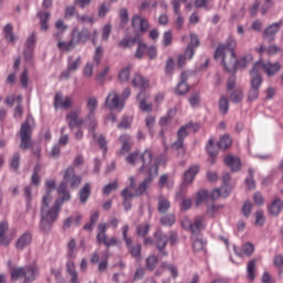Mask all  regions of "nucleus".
I'll return each mask as SVG.
<instances>
[{"instance_id": "obj_1", "label": "nucleus", "mask_w": 283, "mask_h": 283, "mask_svg": "<svg viewBox=\"0 0 283 283\" xmlns=\"http://www.w3.org/2000/svg\"><path fill=\"white\" fill-rule=\"evenodd\" d=\"M153 159L154 153H151V149H146L143 154L134 151L126 156V163H128V165L140 164L139 171L148 175V177L137 187L135 191L136 196H143V193L147 191L149 185H151V180L158 176V164L154 163Z\"/></svg>"}, {"instance_id": "obj_2", "label": "nucleus", "mask_w": 283, "mask_h": 283, "mask_svg": "<svg viewBox=\"0 0 283 283\" xmlns=\"http://www.w3.org/2000/svg\"><path fill=\"white\" fill-rule=\"evenodd\" d=\"M238 43L235 39L229 38L226 44H219L216 52L214 59L216 61H220L227 72H238V67H245L249 63L247 61V56L242 57L238 61V56L235 55V48Z\"/></svg>"}, {"instance_id": "obj_3", "label": "nucleus", "mask_w": 283, "mask_h": 283, "mask_svg": "<svg viewBox=\"0 0 283 283\" xmlns=\"http://www.w3.org/2000/svg\"><path fill=\"white\" fill-rule=\"evenodd\" d=\"M57 193L62 197L55 200L53 208L41 209L40 227L44 233H50V231L52 230V223L56 222L59 218V211H61V207H63V203L70 202V200H72V195L70 193V191H67V185L65 184V181H62L57 187Z\"/></svg>"}, {"instance_id": "obj_4", "label": "nucleus", "mask_w": 283, "mask_h": 283, "mask_svg": "<svg viewBox=\"0 0 283 283\" xmlns=\"http://www.w3.org/2000/svg\"><path fill=\"white\" fill-rule=\"evenodd\" d=\"M132 83L134 87H137V90H140V92L137 94L139 108L142 109V112H146L147 114H149V112L154 109V105L151 103H147V99L149 98V94L145 92V90L149 87V80L145 78V76L140 74H136Z\"/></svg>"}, {"instance_id": "obj_5", "label": "nucleus", "mask_w": 283, "mask_h": 283, "mask_svg": "<svg viewBox=\"0 0 283 283\" xmlns=\"http://www.w3.org/2000/svg\"><path fill=\"white\" fill-rule=\"evenodd\" d=\"M34 126V117L28 116L20 129V149H30L32 147V127Z\"/></svg>"}, {"instance_id": "obj_6", "label": "nucleus", "mask_w": 283, "mask_h": 283, "mask_svg": "<svg viewBox=\"0 0 283 283\" xmlns=\"http://www.w3.org/2000/svg\"><path fill=\"white\" fill-rule=\"evenodd\" d=\"M86 107L88 109V114L86 116V120H88L87 129L90 134L93 135V138H96L95 129L98 126V123H96V118L94 117V112H96V107H98V99L96 97H90Z\"/></svg>"}, {"instance_id": "obj_7", "label": "nucleus", "mask_w": 283, "mask_h": 283, "mask_svg": "<svg viewBox=\"0 0 283 283\" xmlns=\"http://www.w3.org/2000/svg\"><path fill=\"white\" fill-rule=\"evenodd\" d=\"M77 255H78V250L67 249V258L70 260L66 262V271L71 276V283H81V281L78 280V272H76V265L72 261L76 259Z\"/></svg>"}, {"instance_id": "obj_8", "label": "nucleus", "mask_w": 283, "mask_h": 283, "mask_svg": "<svg viewBox=\"0 0 283 283\" xmlns=\"http://www.w3.org/2000/svg\"><path fill=\"white\" fill-rule=\"evenodd\" d=\"M254 70H263L268 76H275V73L280 72L282 70V65L280 62H265L263 60H259L254 64Z\"/></svg>"}, {"instance_id": "obj_9", "label": "nucleus", "mask_w": 283, "mask_h": 283, "mask_svg": "<svg viewBox=\"0 0 283 283\" xmlns=\"http://www.w3.org/2000/svg\"><path fill=\"white\" fill-rule=\"evenodd\" d=\"M64 180L70 184L71 189H78L83 181V177H81V175L76 176L74 167L70 166L64 171Z\"/></svg>"}, {"instance_id": "obj_10", "label": "nucleus", "mask_w": 283, "mask_h": 283, "mask_svg": "<svg viewBox=\"0 0 283 283\" xmlns=\"http://www.w3.org/2000/svg\"><path fill=\"white\" fill-rule=\"evenodd\" d=\"M156 247L159 251V258H167L169 252L165 250L167 242H169V235L165 234L163 231L155 232Z\"/></svg>"}, {"instance_id": "obj_11", "label": "nucleus", "mask_w": 283, "mask_h": 283, "mask_svg": "<svg viewBox=\"0 0 283 283\" xmlns=\"http://www.w3.org/2000/svg\"><path fill=\"white\" fill-rule=\"evenodd\" d=\"M82 111L80 108L71 111L66 115V122L70 129H76V127H81V125L85 124V119L81 118Z\"/></svg>"}, {"instance_id": "obj_12", "label": "nucleus", "mask_w": 283, "mask_h": 283, "mask_svg": "<svg viewBox=\"0 0 283 283\" xmlns=\"http://www.w3.org/2000/svg\"><path fill=\"white\" fill-rule=\"evenodd\" d=\"M105 105L108 109H118L119 112L125 109V101H122L116 92H111L107 95Z\"/></svg>"}, {"instance_id": "obj_13", "label": "nucleus", "mask_w": 283, "mask_h": 283, "mask_svg": "<svg viewBox=\"0 0 283 283\" xmlns=\"http://www.w3.org/2000/svg\"><path fill=\"white\" fill-rule=\"evenodd\" d=\"M74 105V102L70 96L63 99V94L56 93L54 96V107L55 109H70Z\"/></svg>"}, {"instance_id": "obj_14", "label": "nucleus", "mask_w": 283, "mask_h": 283, "mask_svg": "<svg viewBox=\"0 0 283 283\" xmlns=\"http://www.w3.org/2000/svg\"><path fill=\"white\" fill-rule=\"evenodd\" d=\"M207 227V218L205 216L196 217L193 222L190 226V233L192 235H198L202 229Z\"/></svg>"}, {"instance_id": "obj_15", "label": "nucleus", "mask_w": 283, "mask_h": 283, "mask_svg": "<svg viewBox=\"0 0 283 283\" xmlns=\"http://www.w3.org/2000/svg\"><path fill=\"white\" fill-rule=\"evenodd\" d=\"M46 186V195L42 198V209H50V202H52V191L56 189V181L54 180H48L45 182Z\"/></svg>"}, {"instance_id": "obj_16", "label": "nucleus", "mask_w": 283, "mask_h": 283, "mask_svg": "<svg viewBox=\"0 0 283 283\" xmlns=\"http://www.w3.org/2000/svg\"><path fill=\"white\" fill-rule=\"evenodd\" d=\"M132 25L134 30H139V32H147V30H149V22L143 15H134L132 19Z\"/></svg>"}, {"instance_id": "obj_17", "label": "nucleus", "mask_w": 283, "mask_h": 283, "mask_svg": "<svg viewBox=\"0 0 283 283\" xmlns=\"http://www.w3.org/2000/svg\"><path fill=\"white\" fill-rule=\"evenodd\" d=\"M282 30V21L270 24L263 32V36L268 41H274L275 35Z\"/></svg>"}, {"instance_id": "obj_18", "label": "nucleus", "mask_w": 283, "mask_h": 283, "mask_svg": "<svg viewBox=\"0 0 283 283\" xmlns=\"http://www.w3.org/2000/svg\"><path fill=\"white\" fill-rule=\"evenodd\" d=\"M200 171V166L192 165L184 172V185H191Z\"/></svg>"}, {"instance_id": "obj_19", "label": "nucleus", "mask_w": 283, "mask_h": 283, "mask_svg": "<svg viewBox=\"0 0 283 283\" xmlns=\"http://www.w3.org/2000/svg\"><path fill=\"white\" fill-rule=\"evenodd\" d=\"M77 45L74 35L71 36L70 41L62 40L57 42V49H60L61 52H72Z\"/></svg>"}, {"instance_id": "obj_20", "label": "nucleus", "mask_w": 283, "mask_h": 283, "mask_svg": "<svg viewBox=\"0 0 283 283\" xmlns=\"http://www.w3.org/2000/svg\"><path fill=\"white\" fill-rule=\"evenodd\" d=\"M39 277V266L31 264L24 268L25 282H34Z\"/></svg>"}, {"instance_id": "obj_21", "label": "nucleus", "mask_w": 283, "mask_h": 283, "mask_svg": "<svg viewBox=\"0 0 283 283\" xmlns=\"http://www.w3.org/2000/svg\"><path fill=\"white\" fill-rule=\"evenodd\" d=\"M224 163L230 167L231 171H240L242 169V161L233 155L226 156Z\"/></svg>"}, {"instance_id": "obj_22", "label": "nucleus", "mask_w": 283, "mask_h": 283, "mask_svg": "<svg viewBox=\"0 0 283 283\" xmlns=\"http://www.w3.org/2000/svg\"><path fill=\"white\" fill-rule=\"evenodd\" d=\"M193 54H196V49L191 45H187L185 53L178 57V66L182 67L187 61H191V59H193Z\"/></svg>"}, {"instance_id": "obj_23", "label": "nucleus", "mask_w": 283, "mask_h": 283, "mask_svg": "<svg viewBox=\"0 0 283 283\" xmlns=\"http://www.w3.org/2000/svg\"><path fill=\"white\" fill-rule=\"evenodd\" d=\"M30 244H32V233L25 232L18 239L15 247L19 251H23Z\"/></svg>"}, {"instance_id": "obj_24", "label": "nucleus", "mask_w": 283, "mask_h": 283, "mask_svg": "<svg viewBox=\"0 0 283 283\" xmlns=\"http://www.w3.org/2000/svg\"><path fill=\"white\" fill-rule=\"evenodd\" d=\"M253 251H255V245H253V243L243 244V249L234 247V253L239 258H244V255L250 258V255H253Z\"/></svg>"}, {"instance_id": "obj_25", "label": "nucleus", "mask_w": 283, "mask_h": 283, "mask_svg": "<svg viewBox=\"0 0 283 283\" xmlns=\"http://www.w3.org/2000/svg\"><path fill=\"white\" fill-rule=\"evenodd\" d=\"M73 39H75V43L78 45V43H87V40L92 34L90 33V30L83 29L82 31H76L74 30L73 33Z\"/></svg>"}, {"instance_id": "obj_26", "label": "nucleus", "mask_w": 283, "mask_h": 283, "mask_svg": "<svg viewBox=\"0 0 283 283\" xmlns=\"http://www.w3.org/2000/svg\"><path fill=\"white\" fill-rule=\"evenodd\" d=\"M251 75V87L254 90H260L262 86V75H260V70H255V65H253L252 71L250 72Z\"/></svg>"}, {"instance_id": "obj_27", "label": "nucleus", "mask_w": 283, "mask_h": 283, "mask_svg": "<svg viewBox=\"0 0 283 283\" xmlns=\"http://www.w3.org/2000/svg\"><path fill=\"white\" fill-rule=\"evenodd\" d=\"M283 202L280 198L274 199L268 207V211L271 216H280L282 213Z\"/></svg>"}, {"instance_id": "obj_28", "label": "nucleus", "mask_w": 283, "mask_h": 283, "mask_svg": "<svg viewBox=\"0 0 283 283\" xmlns=\"http://www.w3.org/2000/svg\"><path fill=\"white\" fill-rule=\"evenodd\" d=\"M187 78H188L187 72H182L181 73V81L177 85V88H176V93L179 96H182V95L187 94V92H189V85H187Z\"/></svg>"}, {"instance_id": "obj_29", "label": "nucleus", "mask_w": 283, "mask_h": 283, "mask_svg": "<svg viewBox=\"0 0 283 283\" xmlns=\"http://www.w3.org/2000/svg\"><path fill=\"white\" fill-rule=\"evenodd\" d=\"M134 193L129 191V188H125L122 191V197H123V206L126 211H129L132 209V200H134Z\"/></svg>"}, {"instance_id": "obj_30", "label": "nucleus", "mask_w": 283, "mask_h": 283, "mask_svg": "<svg viewBox=\"0 0 283 283\" xmlns=\"http://www.w3.org/2000/svg\"><path fill=\"white\" fill-rule=\"evenodd\" d=\"M142 40L143 38L138 33L134 38H124L119 42V48H134V44L140 43Z\"/></svg>"}, {"instance_id": "obj_31", "label": "nucleus", "mask_w": 283, "mask_h": 283, "mask_svg": "<svg viewBox=\"0 0 283 283\" xmlns=\"http://www.w3.org/2000/svg\"><path fill=\"white\" fill-rule=\"evenodd\" d=\"M11 279L19 280V277H25V268H14L12 262H8Z\"/></svg>"}, {"instance_id": "obj_32", "label": "nucleus", "mask_w": 283, "mask_h": 283, "mask_svg": "<svg viewBox=\"0 0 283 283\" xmlns=\"http://www.w3.org/2000/svg\"><path fill=\"white\" fill-rule=\"evenodd\" d=\"M10 229V226H8V222L2 221L0 223V244H3V247H8L10 244V239L6 235V232Z\"/></svg>"}, {"instance_id": "obj_33", "label": "nucleus", "mask_w": 283, "mask_h": 283, "mask_svg": "<svg viewBox=\"0 0 283 283\" xmlns=\"http://www.w3.org/2000/svg\"><path fill=\"white\" fill-rule=\"evenodd\" d=\"M91 193H92V186L90 185V182H87L80 190V202L85 205V202L90 200Z\"/></svg>"}, {"instance_id": "obj_34", "label": "nucleus", "mask_w": 283, "mask_h": 283, "mask_svg": "<svg viewBox=\"0 0 283 283\" xmlns=\"http://www.w3.org/2000/svg\"><path fill=\"white\" fill-rule=\"evenodd\" d=\"M97 242L105 244L107 242V223L98 224V233L96 235Z\"/></svg>"}, {"instance_id": "obj_35", "label": "nucleus", "mask_w": 283, "mask_h": 283, "mask_svg": "<svg viewBox=\"0 0 283 283\" xmlns=\"http://www.w3.org/2000/svg\"><path fill=\"white\" fill-rule=\"evenodd\" d=\"M119 140L122 143V147L119 149V154H127V151H129V149H132V137H129L128 135H122L119 137Z\"/></svg>"}, {"instance_id": "obj_36", "label": "nucleus", "mask_w": 283, "mask_h": 283, "mask_svg": "<svg viewBox=\"0 0 283 283\" xmlns=\"http://www.w3.org/2000/svg\"><path fill=\"white\" fill-rule=\"evenodd\" d=\"M38 18L40 19V25H41L42 32H46V30L49 28L48 21H50V12L40 11V12H38Z\"/></svg>"}, {"instance_id": "obj_37", "label": "nucleus", "mask_w": 283, "mask_h": 283, "mask_svg": "<svg viewBox=\"0 0 283 283\" xmlns=\"http://www.w3.org/2000/svg\"><path fill=\"white\" fill-rule=\"evenodd\" d=\"M171 209V202L167 200L165 197L158 198V211L159 213H167Z\"/></svg>"}, {"instance_id": "obj_38", "label": "nucleus", "mask_w": 283, "mask_h": 283, "mask_svg": "<svg viewBox=\"0 0 283 283\" xmlns=\"http://www.w3.org/2000/svg\"><path fill=\"white\" fill-rule=\"evenodd\" d=\"M258 264V261L255 259H252L248 262L247 266V273H248V280L253 282L255 280V265Z\"/></svg>"}, {"instance_id": "obj_39", "label": "nucleus", "mask_w": 283, "mask_h": 283, "mask_svg": "<svg viewBox=\"0 0 283 283\" xmlns=\"http://www.w3.org/2000/svg\"><path fill=\"white\" fill-rule=\"evenodd\" d=\"M210 196L209 191L207 190H201L197 193V199H196V207H200L201 205H205V202H208Z\"/></svg>"}, {"instance_id": "obj_40", "label": "nucleus", "mask_w": 283, "mask_h": 283, "mask_svg": "<svg viewBox=\"0 0 283 283\" xmlns=\"http://www.w3.org/2000/svg\"><path fill=\"white\" fill-rule=\"evenodd\" d=\"M160 222L164 224V227H174V224H176V214L167 213L161 217Z\"/></svg>"}, {"instance_id": "obj_41", "label": "nucleus", "mask_w": 283, "mask_h": 283, "mask_svg": "<svg viewBox=\"0 0 283 283\" xmlns=\"http://www.w3.org/2000/svg\"><path fill=\"white\" fill-rule=\"evenodd\" d=\"M3 32L4 39H7L8 43H14L17 41V36L12 33V24H6Z\"/></svg>"}, {"instance_id": "obj_42", "label": "nucleus", "mask_w": 283, "mask_h": 283, "mask_svg": "<svg viewBox=\"0 0 283 283\" xmlns=\"http://www.w3.org/2000/svg\"><path fill=\"white\" fill-rule=\"evenodd\" d=\"M206 149L211 158V165H213L216 160V156H218V150L216 149V146L213 145V139H209L208 145L206 146Z\"/></svg>"}, {"instance_id": "obj_43", "label": "nucleus", "mask_w": 283, "mask_h": 283, "mask_svg": "<svg viewBox=\"0 0 283 283\" xmlns=\"http://www.w3.org/2000/svg\"><path fill=\"white\" fill-rule=\"evenodd\" d=\"M232 144H233V140L231 139V137L229 135H223L218 143V147L219 149H229V147Z\"/></svg>"}, {"instance_id": "obj_44", "label": "nucleus", "mask_w": 283, "mask_h": 283, "mask_svg": "<svg viewBox=\"0 0 283 283\" xmlns=\"http://www.w3.org/2000/svg\"><path fill=\"white\" fill-rule=\"evenodd\" d=\"M174 116H176V109L170 108L167 113V116H164L159 119V125H161V127H165V125H169V123H171Z\"/></svg>"}, {"instance_id": "obj_45", "label": "nucleus", "mask_w": 283, "mask_h": 283, "mask_svg": "<svg viewBox=\"0 0 283 283\" xmlns=\"http://www.w3.org/2000/svg\"><path fill=\"white\" fill-rule=\"evenodd\" d=\"M81 61H82L81 55L77 56L75 61H72V57H69L67 69L70 70V72H73V73L76 72V70L81 67Z\"/></svg>"}, {"instance_id": "obj_46", "label": "nucleus", "mask_w": 283, "mask_h": 283, "mask_svg": "<svg viewBox=\"0 0 283 283\" xmlns=\"http://www.w3.org/2000/svg\"><path fill=\"white\" fill-rule=\"evenodd\" d=\"M219 111L221 114H227L229 112V98L224 95L219 99Z\"/></svg>"}, {"instance_id": "obj_47", "label": "nucleus", "mask_w": 283, "mask_h": 283, "mask_svg": "<svg viewBox=\"0 0 283 283\" xmlns=\"http://www.w3.org/2000/svg\"><path fill=\"white\" fill-rule=\"evenodd\" d=\"M242 98H244V93L240 88L232 91L230 94L232 103H241Z\"/></svg>"}, {"instance_id": "obj_48", "label": "nucleus", "mask_w": 283, "mask_h": 283, "mask_svg": "<svg viewBox=\"0 0 283 283\" xmlns=\"http://www.w3.org/2000/svg\"><path fill=\"white\" fill-rule=\"evenodd\" d=\"M159 187H167V189L174 188V180L169 179L167 175H163L159 178Z\"/></svg>"}, {"instance_id": "obj_49", "label": "nucleus", "mask_w": 283, "mask_h": 283, "mask_svg": "<svg viewBox=\"0 0 283 283\" xmlns=\"http://www.w3.org/2000/svg\"><path fill=\"white\" fill-rule=\"evenodd\" d=\"M220 209H222L221 205H211L207 207V216H209V218H216V216H218V212L220 211Z\"/></svg>"}, {"instance_id": "obj_50", "label": "nucleus", "mask_w": 283, "mask_h": 283, "mask_svg": "<svg viewBox=\"0 0 283 283\" xmlns=\"http://www.w3.org/2000/svg\"><path fill=\"white\" fill-rule=\"evenodd\" d=\"M158 264V258L156 255H150L146 259V269L148 271H154Z\"/></svg>"}, {"instance_id": "obj_51", "label": "nucleus", "mask_w": 283, "mask_h": 283, "mask_svg": "<svg viewBox=\"0 0 283 283\" xmlns=\"http://www.w3.org/2000/svg\"><path fill=\"white\" fill-rule=\"evenodd\" d=\"M254 174H255V170L250 168L249 177L245 179V185H247L248 189H255V180L253 179Z\"/></svg>"}, {"instance_id": "obj_52", "label": "nucleus", "mask_w": 283, "mask_h": 283, "mask_svg": "<svg viewBox=\"0 0 283 283\" xmlns=\"http://www.w3.org/2000/svg\"><path fill=\"white\" fill-rule=\"evenodd\" d=\"M138 48L136 50L135 56L136 59H143V56H145V50H147V44L145 42L139 41V43H137Z\"/></svg>"}, {"instance_id": "obj_53", "label": "nucleus", "mask_w": 283, "mask_h": 283, "mask_svg": "<svg viewBox=\"0 0 283 283\" xmlns=\"http://www.w3.org/2000/svg\"><path fill=\"white\" fill-rule=\"evenodd\" d=\"M20 83L24 90L28 87V84L30 83V72L28 71V69H24V71L20 75Z\"/></svg>"}, {"instance_id": "obj_54", "label": "nucleus", "mask_w": 283, "mask_h": 283, "mask_svg": "<svg viewBox=\"0 0 283 283\" xmlns=\"http://www.w3.org/2000/svg\"><path fill=\"white\" fill-rule=\"evenodd\" d=\"M116 189H118V181L107 184L103 188V193H104V196H109L113 191H116Z\"/></svg>"}, {"instance_id": "obj_55", "label": "nucleus", "mask_w": 283, "mask_h": 283, "mask_svg": "<svg viewBox=\"0 0 283 283\" xmlns=\"http://www.w3.org/2000/svg\"><path fill=\"white\" fill-rule=\"evenodd\" d=\"M192 126H193V124H191V123L181 126L177 132L178 138L181 140H185V137L188 136L187 129H189Z\"/></svg>"}, {"instance_id": "obj_56", "label": "nucleus", "mask_w": 283, "mask_h": 283, "mask_svg": "<svg viewBox=\"0 0 283 283\" xmlns=\"http://www.w3.org/2000/svg\"><path fill=\"white\" fill-rule=\"evenodd\" d=\"M149 233V223H142L137 227V235L145 238Z\"/></svg>"}, {"instance_id": "obj_57", "label": "nucleus", "mask_w": 283, "mask_h": 283, "mask_svg": "<svg viewBox=\"0 0 283 283\" xmlns=\"http://www.w3.org/2000/svg\"><path fill=\"white\" fill-rule=\"evenodd\" d=\"M128 249H129V253L133 258H135L136 260H138V258H140V252L143 251V248L140 247V244L132 245Z\"/></svg>"}, {"instance_id": "obj_58", "label": "nucleus", "mask_w": 283, "mask_h": 283, "mask_svg": "<svg viewBox=\"0 0 283 283\" xmlns=\"http://www.w3.org/2000/svg\"><path fill=\"white\" fill-rule=\"evenodd\" d=\"M93 61L95 64L101 65V61H103V46H97L93 56Z\"/></svg>"}, {"instance_id": "obj_59", "label": "nucleus", "mask_w": 283, "mask_h": 283, "mask_svg": "<svg viewBox=\"0 0 283 283\" xmlns=\"http://www.w3.org/2000/svg\"><path fill=\"white\" fill-rule=\"evenodd\" d=\"M161 266L164 269H167V271L171 273L172 277H178V266H176L175 264H167L166 262H164Z\"/></svg>"}, {"instance_id": "obj_60", "label": "nucleus", "mask_w": 283, "mask_h": 283, "mask_svg": "<svg viewBox=\"0 0 283 283\" xmlns=\"http://www.w3.org/2000/svg\"><path fill=\"white\" fill-rule=\"evenodd\" d=\"M206 244H207V242L203 241L202 239H195L192 241V249H193V251H202V249H205Z\"/></svg>"}, {"instance_id": "obj_61", "label": "nucleus", "mask_w": 283, "mask_h": 283, "mask_svg": "<svg viewBox=\"0 0 283 283\" xmlns=\"http://www.w3.org/2000/svg\"><path fill=\"white\" fill-rule=\"evenodd\" d=\"M252 210H253V203H251V201H245L242 207V213L244 218H249V216H251Z\"/></svg>"}, {"instance_id": "obj_62", "label": "nucleus", "mask_w": 283, "mask_h": 283, "mask_svg": "<svg viewBox=\"0 0 283 283\" xmlns=\"http://www.w3.org/2000/svg\"><path fill=\"white\" fill-rule=\"evenodd\" d=\"M129 74H132L129 67H124L120 70L119 72V81H122L123 83L129 81Z\"/></svg>"}, {"instance_id": "obj_63", "label": "nucleus", "mask_w": 283, "mask_h": 283, "mask_svg": "<svg viewBox=\"0 0 283 283\" xmlns=\"http://www.w3.org/2000/svg\"><path fill=\"white\" fill-rule=\"evenodd\" d=\"M111 4H107V3H102V6L99 7V10H98V17L99 19H104V17H106L109 12V9H111Z\"/></svg>"}, {"instance_id": "obj_64", "label": "nucleus", "mask_w": 283, "mask_h": 283, "mask_svg": "<svg viewBox=\"0 0 283 283\" xmlns=\"http://www.w3.org/2000/svg\"><path fill=\"white\" fill-rule=\"evenodd\" d=\"M171 147L176 149V151H181V154H185V139L177 138V140L171 145Z\"/></svg>"}]
</instances>
